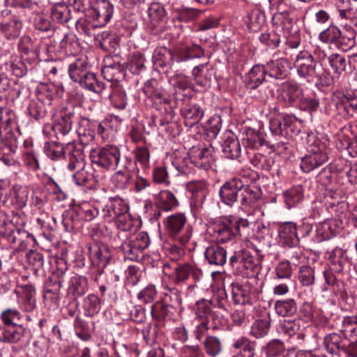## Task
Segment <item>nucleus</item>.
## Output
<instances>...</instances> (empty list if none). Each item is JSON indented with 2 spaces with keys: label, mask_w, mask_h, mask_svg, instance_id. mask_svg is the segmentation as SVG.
Listing matches in <instances>:
<instances>
[{
  "label": "nucleus",
  "mask_w": 357,
  "mask_h": 357,
  "mask_svg": "<svg viewBox=\"0 0 357 357\" xmlns=\"http://www.w3.org/2000/svg\"><path fill=\"white\" fill-rule=\"evenodd\" d=\"M255 342L245 337H241L233 343V347L240 350L243 357H254L255 354Z\"/></svg>",
  "instance_id": "nucleus-50"
},
{
  "label": "nucleus",
  "mask_w": 357,
  "mask_h": 357,
  "mask_svg": "<svg viewBox=\"0 0 357 357\" xmlns=\"http://www.w3.org/2000/svg\"><path fill=\"white\" fill-rule=\"evenodd\" d=\"M270 328V321L267 319L255 320L250 327V335L255 338H261L266 335Z\"/></svg>",
  "instance_id": "nucleus-57"
},
{
  "label": "nucleus",
  "mask_w": 357,
  "mask_h": 357,
  "mask_svg": "<svg viewBox=\"0 0 357 357\" xmlns=\"http://www.w3.org/2000/svg\"><path fill=\"white\" fill-rule=\"evenodd\" d=\"M323 344L328 353L340 355L348 344L347 337H342L337 333H329L325 336Z\"/></svg>",
  "instance_id": "nucleus-29"
},
{
  "label": "nucleus",
  "mask_w": 357,
  "mask_h": 357,
  "mask_svg": "<svg viewBox=\"0 0 357 357\" xmlns=\"http://www.w3.org/2000/svg\"><path fill=\"white\" fill-rule=\"evenodd\" d=\"M83 307L84 314L87 317H93L100 310V300L93 294L88 295L84 299Z\"/></svg>",
  "instance_id": "nucleus-53"
},
{
  "label": "nucleus",
  "mask_w": 357,
  "mask_h": 357,
  "mask_svg": "<svg viewBox=\"0 0 357 357\" xmlns=\"http://www.w3.org/2000/svg\"><path fill=\"white\" fill-rule=\"evenodd\" d=\"M249 222L246 219L222 218L217 220L208 227V233L218 242L227 243L236 239L238 236L246 234Z\"/></svg>",
  "instance_id": "nucleus-3"
},
{
  "label": "nucleus",
  "mask_w": 357,
  "mask_h": 357,
  "mask_svg": "<svg viewBox=\"0 0 357 357\" xmlns=\"http://www.w3.org/2000/svg\"><path fill=\"white\" fill-rule=\"evenodd\" d=\"M243 20L250 31L256 32L264 23L265 15L259 8H253L247 13Z\"/></svg>",
  "instance_id": "nucleus-41"
},
{
  "label": "nucleus",
  "mask_w": 357,
  "mask_h": 357,
  "mask_svg": "<svg viewBox=\"0 0 357 357\" xmlns=\"http://www.w3.org/2000/svg\"><path fill=\"white\" fill-rule=\"evenodd\" d=\"M96 123L89 119L81 117L77 122L76 132L82 144H88L95 136Z\"/></svg>",
  "instance_id": "nucleus-33"
},
{
  "label": "nucleus",
  "mask_w": 357,
  "mask_h": 357,
  "mask_svg": "<svg viewBox=\"0 0 357 357\" xmlns=\"http://www.w3.org/2000/svg\"><path fill=\"white\" fill-rule=\"evenodd\" d=\"M267 75L276 79H284L288 75L290 63L286 58L271 59L264 65Z\"/></svg>",
  "instance_id": "nucleus-20"
},
{
  "label": "nucleus",
  "mask_w": 357,
  "mask_h": 357,
  "mask_svg": "<svg viewBox=\"0 0 357 357\" xmlns=\"http://www.w3.org/2000/svg\"><path fill=\"white\" fill-rule=\"evenodd\" d=\"M79 84L83 88L96 93H101L105 89L103 82L98 79L96 75L91 71L79 82Z\"/></svg>",
  "instance_id": "nucleus-48"
},
{
  "label": "nucleus",
  "mask_w": 357,
  "mask_h": 357,
  "mask_svg": "<svg viewBox=\"0 0 357 357\" xmlns=\"http://www.w3.org/2000/svg\"><path fill=\"white\" fill-rule=\"evenodd\" d=\"M356 32L354 29L350 26H346L341 30V36H340L336 47L342 51L350 50L356 45Z\"/></svg>",
  "instance_id": "nucleus-42"
},
{
  "label": "nucleus",
  "mask_w": 357,
  "mask_h": 357,
  "mask_svg": "<svg viewBox=\"0 0 357 357\" xmlns=\"http://www.w3.org/2000/svg\"><path fill=\"white\" fill-rule=\"evenodd\" d=\"M90 158L93 165L106 170H114L120 162L121 152L114 145H106L91 151Z\"/></svg>",
  "instance_id": "nucleus-9"
},
{
  "label": "nucleus",
  "mask_w": 357,
  "mask_h": 357,
  "mask_svg": "<svg viewBox=\"0 0 357 357\" xmlns=\"http://www.w3.org/2000/svg\"><path fill=\"white\" fill-rule=\"evenodd\" d=\"M157 206L165 211H169L178 206V201L169 190H162L154 195Z\"/></svg>",
  "instance_id": "nucleus-36"
},
{
  "label": "nucleus",
  "mask_w": 357,
  "mask_h": 357,
  "mask_svg": "<svg viewBox=\"0 0 357 357\" xmlns=\"http://www.w3.org/2000/svg\"><path fill=\"white\" fill-rule=\"evenodd\" d=\"M80 116L76 114L73 109H64L55 116L54 122L52 126V130L58 139L68 135L71 130L73 123L78 122Z\"/></svg>",
  "instance_id": "nucleus-11"
},
{
  "label": "nucleus",
  "mask_w": 357,
  "mask_h": 357,
  "mask_svg": "<svg viewBox=\"0 0 357 357\" xmlns=\"http://www.w3.org/2000/svg\"><path fill=\"white\" fill-rule=\"evenodd\" d=\"M7 241L17 245L20 250L26 249L28 245L34 243V236L24 229V228L13 229L10 234L6 237Z\"/></svg>",
  "instance_id": "nucleus-32"
},
{
  "label": "nucleus",
  "mask_w": 357,
  "mask_h": 357,
  "mask_svg": "<svg viewBox=\"0 0 357 357\" xmlns=\"http://www.w3.org/2000/svg\"><path fill=\"white\" fill-rule=\"evenodd\" d=\"M222 147L224 155L229 159H237L241 155L239 141L232 133L225 139Z\"/></svg>",
  "instance_id": "nucleus-40"
},
{
  "label": "nucleus",
  "mask_w": 357,
  "mask_h": 357,
  "mask_svg": "<svg viewBox=\"0 0 357 357\" xmlns=\"http://www.w3.org/2000/svg\"><path fill=\"white\" fill-rule=\"evenodd\" d=\"M303 88L295 82L287 81L282 84L280 96L288 105H293L303 96Z\"/></svg>",
  "instance_id": "nucleus-24"
},
{
  "label": "nucleus",
  "mask_w": 357,
  "mask_h": 357,
  "mask_svg": "<svg viewBox=\"0 0 357 357\" xmlns=\"http://www.w3.org/2000/svg\"><path fill=\"white\" fill-rule=\"evenodd\" d=\"M192 77L198 85L206 86L211 77V70L208 64L206 63L195 66L192 70Z\"/></svg>",
  "instance_id": "nucleus-51"
},
{
  "label": "nucleus",
  "mask_w": 357,
  "mask_h": 357,
  "mask_svg": "<svg viewBox=\"0 0 357 357\" xmlns=\"http://www.w3.org/2000/svg\"><path fill=\"white\" fill-rule=\"evenodd\" d=\"M229 265L235 275L255 278L261 271L260 261L246 249L235 250L229 257Z\"/></svg>",
  "instance_id": "nucleus-6"
},
{
  "label": "nucleus",
  "mask_w": 357,
  "mask_h": 357,
  "mask_svg": "<svg viewBox=\"0 0 357 357\" xmlns=\"http://www.w3.org/2000/svg\"><path fill=\"white\" fill-rule=\"evenodd\" d=\"M22 315L15 308H6L0 315L2 324H0V342L3 343L15 344L22 340L26 328L15 322L20 321Z\"/></svg>",
  "instance_id": "nucleus-4"
},
{
  "label": "nucleus",
  "mask_w": 357,
  "mask_h": 357,
  "mask_svg": "<svg viewBox=\"0 0 357 357\" xmlns=\"http://www.w3.org/2000/svg\"><path fill=\"white\" fill-rule=\"evenodd\" d=\"M271 9L279 11L273 15L272 22L276 27L282 26L285 22L290 23L291 19L284 15L282 13L287 12L292 6V0H268Z\"/></svg>",
  "instance_id": "nucleus-26"
},
{
  "label": "nucleus",
  "mask_w": 357,
  "mask_h": 357,
  "mask_svg": "<svg viewBox=\"0 0 357 357\" xmlns=\"http://www.w3.org/2000/svg\"><path fill=\"white\" fill-rule=\"evenodd\" d=\"M280 243L289 248H294L298 245V228L293 222H286L279 225L278 228Z\"/></svg>",
  "instance_id": "nucleus-17"
},
{
  "label": "nucleus",
  "mask_w": 357,
  "mask_h": 357,
  "mask_svg": "<svg viewBox=\"0 0 357 357\" xmlns=\"http://www.w3.org/2000/svg\"><path fill=\"white\" fill-rule=\"evenodd\" d=\"M29 197V189L27 186L15 185L9 192L10 204L17 209H22L27 204Z\"/></svg>",
  "instance_id": "nucleus-28"
},
{
  "label": "nucleus",
  "mask_w": 357,
  "mask_h": 357,
  "mask_svg": "<svg viewBox=\"0 0 357 357\" xmlns=\"http://www.w3.org/2000/svg\"><path fill=\"white\" fill-rule=\"evenodd\" d=\"M343 227L340 218L326 219L316 226V241L321 242L334 237Z\"/></svg>",
  "instance_id": "nucleus-15"
},
{
  "label": "nucleus",
  "mask_w": 357,
  "mask_h": 357,
  "mask_svg": "<svg viewBox=\"0 0 357 357\" xmlns=\"http://www.w3.org/2000/svg\"><path fill=\"white\" fill-rule=\"evenodd\" d=\"M38 43L37 41H33L29 36L24 35L20 38L18 47L24 54L31 52L33 54V59H41L40 58L41 50L38 48Z\"/></svg>",
  "instance_id": "nucleus-47"
},
{
  "label": "nucleus",
  "mask_w": 357,
  "mask_h": 357,
  "mask_svg": "<svg viewBox=\"0 0 357 357\" xmlns=\"http://www.w3.org/2000/svg\"><path fill=\"white\" fill-rule=\"evenodd\" d=\"M163 272L169 279L172 278L174 284H178L188 278L192 266L188 264H165L163 266Z\"/></svg>",
  "instance_id": "nucleus-18"
},
{
  "label": "nucleus",
  "mask_w": 357,
  "mask_h": 357,
  "mask_svg": "<svg viewBox=\"0 0 357 357\" xmlns=\"http://www.w3.org/2000/svg\"><path fill=\"white\" fill-rule=\"evenodd\" d=\"M150 26L153 34H158L162 31V24L166 16L165 10L158 3H153L148 9Z\"/></svg>",
  "instance_id": "nucleus-25"
},
{
  "label": "nucleus",
  "mask_w": 357,
  "mask_h": 357,
  "mask_svg": "<svg viewBox=\"0 0 357 357\" xmlns=\"http://www.w3.org/2000/svg\"><path fill=\"white\" fill-rule=\"evenodd\" d=\"M186 188L188 192L193 196L200 197L202 199L206 197L208 188V184L205 180H195L189 181Z\"/></svg>",
  "instance_id": "nucleus-59"
},
{
  "label": "nucleus",
  "mask_w": 357,
  "mask_h": 357,
  "mask_svg": "<svg viewBox=\"0 0 357 357\" xmlns=\"http://www.w3.org/2000/svg\"><path fill=\"white\" fill-rule=\"evenodd\" d=\"M298 279L302 286L313 285L315 280L314 270L310 266H301L298 273Z\"/></svg>",
  "instance_id": "nucleus-61"
},
{
  "label": "nucleus",
  "mask_w": 357,
  "mask_h": 357,
  "mask_svg": "<svg viewBox=\"0 0 357 357\" xmlns=\"http://www.w3.org/2000/svg\"><path fill=\"white\" fill-rule=\"evenodd\" d=\"M181 114L185 119L186 126L191 127L202 119L204 111L197 103L186 102L183 105Z\"/></svg>",
  "instance_id": "nucleus-31"
},
{
  "label": "nucleus",
  "mask_w": 357,
  "mask_h": 357,
  "mask_svg": "<svg viewBox=\"0 0 357 357\" xmlns=\"http://www.w3.org/2000/svg\"><path fill=\"white\" fill-rule=\"evenodd\" d=\"M46 155L53 160L64 158V148L58 142H45L43 146Z\"/></svg>",
  "instance_id": "nucleus-62"
},
{
  "label": "nucleus",
  "mask_w": 357,
  "mask_h": 357,
  "mask_svg": "<svg viewBox=\"0 0 357 357\" xmlns=\"http://www.w3.org/2000/svg\"><path fill=\"white\" fill-rule=\"evenodd\" d=\"M267 75L264 65L257 64L254 66L245 77V83L248 88L255 89L261 85L265 80Z\"/></svg>",
  "instance_id": "nucleus-35"
},
{
  "label": "nucleus",
  "mask_w": 357,
  "mask_h": 357,
  "mask_svg": "<svg viewBox=\"0 0 357 357\" xmlns=\"http://www.w3.org/2000/svg\"><path fill=\"white\" fill-rule=\"evenodd\" d=\"M163 324L156 322L149 324L142 330V333L146 342L149 344H154L160 340L164 335Z\"/></svg>",
  "instance_id": "nucleus-38"
},
{
  "label": "nucleus",
  "mask_w": 357,
  "mask_h": 357,
  "mask_svg": "<svg viewBox=\"0 0 357 357\" xmlns=\"http://www.w3.org/2000/svg\"><path fill=\"white\" fill-rule=\"evenodd\" d=\"M176 309L169 301L160 299L155 302L151 308L153 319L160 324H163L175 318Z\"/></svg>",
  "instance_id": "nucleus-14"
},
{
  "label": "nucleus",
  "mask_w": 357,
  "mask_h": 357,
  "mask_svg": "<svg viewBox=\"0 0 357 357\" xmlns=\"http://www.w3.org/2000/svg\"><path fill=\"white\" fill-rule=\"evenodd\" d=\"M232 298L234 303L245 305L251 303V294L249 287L236 284L232 287Z\"/></svg>",
  "instance_id": "nucleus-49"
},
{
  "label": "nucleus",
  "mask_w": 357,
  "mask_h": 357,
  "mask_svg": "<svg viewBox=\"0 0 357 357\" xmlns=\"http://www.w3.org/2000/svg\"><path fill=\"white\" fill-rule=\"evenodd\" d=\"M150 243L147 233L141 231L127 238L121 245L124 257L130 261H137L143 258L144 250Z\"/></svg>",
  "instance_id": "nucleus-10"
},
{
  "label": "nucleus",
  "mask_w": 357,
  "mask_h": 357,
  "mask_svg": "<svg viewBox=\"0 0 357 357\" xmlns=\"http://www.w3.org/2000/svg\"><path fill=\"white\" fill-rule=\"evenodd\" d=\"M174 60L173 52L164 47L157 48L153 55L155 67L165 73H167L172 68Z\"/></svg>",
  "instance_id": "nucleus-22"
},
{
  "label": "nucleus",
  "mask_w": 357,
  "mask_h": 357,
  "mask_svg": "<svg viewBox=\"0 0 357 357\" xmlns=\"http://www.w3.org/2000/svg\"><path fill=\"white\" fill-rule=\"evenodd\" d=\"M102 74L109 82H120L125 78L126 70L123 65L114 62L105 65L102 68Z\"/></svg>",
  "instance_id": "nucleus-37"
},
{
  "label": "nucleus",
  "mask_w": 357,
  "mask_h": 357,
  "mask_svg": "<svg viewBox=\"0 0 357 357\" xmlns=\"http://www.w3.org/2000/svg\"><path fill=\"white\" fill-rule=\"evenodd\" d=\"M68 294L71 296L74 300L78 297L82 296L88 291V280L82 275H75L70 278Z\"/></svg>",
  "instance_id": "nucleus-34"
},
{
  "label": "nucleus",
  "mask_w": 357,
  "mask_h": 357,
  "mask_svg": "<svg viewBox=\"0 0 357 357\" xmlns=\"http://www.w3.org/2000/svg\"><path fill=\"white\" fill-rule=\"evenodd\" d=\"M176 284H174V282L168 283L163 280L162 287L164 289L163 297L162 300L169 301V303H180V294L181 291L176 287Z\"/></svg>",
  "instance_id": "nucleus-55"
},
{
  "label": "nucleus",
  "mask_w": 357,
  "mask_h": 357,
  "mask_svg": "<svg viewBox=\"0 0 357 357\" xmlns=\"http://www.w3.org/2000/svg\"><path fill=\"white\" fill-rule=\"evenodd\" d=\"M90 71L89 64L85 59H77L68 67L70 79L78 82Z\"/></svg>",
  "instance_id": "nucleus-43"
},
{
  "label": "nucleus",
  "mask_w": 357,
  "mask_h": 357,
  "mask_svg": "<svg viewBox=\"0 0 357 357\" xmlns=\"http://www.w3.org/2000/svg\"><path fill=\"white\" fill-rule=\"evenodd\" d=\"M340 36H341V30L335 25H330L320 32L319 39L324 43L333 44L336 46Z\"/></svg>",
  "instance_id": "nucleus-54"
},
{
  "label": "nucleus",
  "mask_w": 357,
  "mask_h": 357,
  "mask_svg": "<svg viewBox=\"0 0 357 357\" xmlns=\"http://www.w3.org/2000/svg\"><path fill=\"white\" fill-rule=\"evenodd\" d=\"M347 251L336 247L329 255L330 268L335 273H341L347 261Z\"/></svg>",
  "instance_id": "nucleus-39"
},
{
  "label": "nucleus",
  "mask_w": 357,
  "mask_h": 357,
  "mask_svg": "<svg viewBox=\"0 0 357 357\" xmlns=\"http://www.w3.org/2000/svg\"><path fill=\"white\" fill-rule=\"evenodd\" d=\"M341 333L344 337L357 338V317L347 316L343 318Z\"/></svg>",
  "instance_id": "nucleus-52"
},
{
  "label": "nucleus",
  "mask_w": 357,
  "mask_h": 357,
  "mask_svg": "<svg viewBox=\"0 0 357 357\" xmlns=\"http://www.w3.org/2000/svg\"><path fill=\"white\" fill-rule=\"evenodd\" d=\"M284 202L289 208L301 203L304 198V187L303 185H294L284 192Z\"/></svg>",
  "instance_id": "nucleus-45"
},
{
  "label": "nucleus",
  "mask_w": 357,
  "mask_h": 357,
  "mask_svg": "<svg viewBox=\"0 0 357 357\" xmlns=\"http://www.w3.org/2000/svg\"><path fill=\"white\" fill-rule=\"evenodd\" d=\"M294 119L289 115L270 121V130L275 135H281L285 138L292 137L294 132Z\"/></svg>",
  "instance_id": "nucleus-19"
},
{
  "label": "nucleus",
  "mask_w": 357,
  "mask_h": 357,
  "mask_svg": "<svg viewBox=\"0 0 357 357\" xmlns=\"http://www.w3.org/2000/svg\"><path fill=\"white\" fill-rule=\"evenodd\" d=\"M89 253L93 263L99 267L101 275L112 257L108 248L103 245L93 244L89 247Z\"/></svg>",
  "instance_id": "nucleus-23"
},
{
  "label": "nucleus",
  "mask_w": 357,
  "mask_h": 357,
  "mask_svg": "<svg viewBox=\"0 0 357 357\" xmlns=\"http://www.w3.org/2000/svg\"><path fill=\"white\" fill-rule=\"evenodd\" d=\"M250 162L257 169L270 171L274 164L273 159L268 155H265L261 153H255L250 158Z\"/></svg>",
  "instance_id": "nucleus-60"
},
{
  "label": "nucleus",
  "mask_w": 357,
  "mask_h": 357,
  "mask_svg": "<svg viewBox=\"0 0 357 357\" xmlns=\"http://www.w3.org/2000/svg\"><path fill=\"white\" fill-rule=\"evenodd\" d=\"M84 144L80 143L68 142L64 148V158H74L75 160H83Z\"/></svg>",
  "instance_id": "nucleus-58"
},
{
  "label": "nucleus",
  "mask_w": 357,
  "mask_h": 357,
  "mask_svg": "<svg viewBox=\"0 0 357 357\" xmlns=\"http://www.w3.org/2000/svg\"><path fill=\"white\" fill-rule=\"evenodd\" d=\"M143 92L157 109H160L162 105H169L170 104V99L165 96L155 79L146 82L143 87Z\"/></svg>",
  "instance_id": "nucleus-16"
},
{
  "label": "nucleus",
  "mask_w": 357,
  "mask_h": 357,
  "mask_svg": "<svg viewBox=\"0 0 357 357\" xmlns=\"http://www.w3.org/2000/svg\"><path fill=\"white\" fill-rule=\"evenodd\" d=\"M276 314L280 317H291L297 312V303L294 298L276 301L274 304Z\"/></svg>",
  "instance_id": "nucleus-44"
},
{
  "label": "nucleus",
  "mask_w": 357,
  "mask_h": 357,
  "mask_svg": "<svg viewBox=\"0 0 357 357\" xmlns=\"http://www.w3.org/2000/svg\"><path fill=\"white\" fill-rule=\"evenodd\" d=\"M218 194L221 202L231 207L238 201L242 206H250L260 197V193L257 188L245 185L238 178H233L224 183L220 187Z\"/></svg>",
  "instance_id": "nucleus-2"
},
{
  "label": "nucleus",
  "mask_w": 357,
  "mask_h": 357,
  "mask_svg": "<svg viewBox=\"0 0 357 357\" xmlns=\"http://www.w3.org/2000/svg\"><path fill=\"white\" fill-rule=\"evenodd\" d=\"M110 99L113 106L119 109L126 108L128 102L126 91L120 86H116L110 95Z\"/></svg>",
  "instance_id": "nucleus-64"
},
{
  "label": "nucleus",
  "mask_w": 357,
  "mask_h": 357,
  "mask_svg": "<svg viewBox=\"0 0 357 357\" xmlns=\"http://www.w3.org/2000/svg\"><path fill=\"white\" fill-rule=\"evenodd\" d=\"M213 303L207 300L199 301L195 305V328L194 335L195 338L202 341L206 335L208 330H215L218 328V316L213 310Z\"/></svg>",
  "instance_id": "nucleus-5"
},
{
  "label": "nucleus",
  "mask_w": 357,
  "mask_h": 357,
  "mask_svg": "<svg viewBox=\"0 0 357 357\" xmlns=\"http://www.w3.org/2000/svg\"><path fill=\"white\" fill-rule=\"evenodd\" d=\"M112 15L113 6L108 1H97L93 8L92 15L98 22L97 26H105L111 20Z\"/></svg>",
  "instance_id": "nucleus-27"
},
{
  "label": "nucleus",
  "mask_w": 357,
  "mask_h": 357,
  "mask_svg": "<svg viewBox=\"0 0 357 357\" xmlns=\"http://www.w3.org/2000/svg\"><path fill=\"white\" fill-rule=\"evenodd\" d=\"M204 257L209 264L221 266L227 261V250L219 244H211L206 248Z\"/></svg>",
  "instance_id": "nucleus-30"
},
{
  "label": "nucleus",
  "mask_w": 357,
  "mask_h": 357,
  "mask_svg": "<svg viewBox=\"0 0 357 357\" xmlns=\"http://www.w3.org/2000/svg\"><path fill=\"white\" fill-rule=\"evenodd\" d=\"M190 162L197 167L208 170L215 162V149L209 146H193L189 151Z\"/></svg>",
  "instance_id": "nucleus-13"
},
{
  "label": "nucleus",
  "mask_w": 357,
  "mask_h": 357,
  "mask_svg": "<svg viewBox=\"0 0 357 357\" xmlns=\"http://www.w3.org/2000/svg\"><path fill=\"white\" fill-rule=\"evenodd\" d=\"M61 50L66 54H75L79 50L78 43L72 34H65L59 43Z\"/></svg>",
  "instance_id": "nucleus-63"
},
{
  "label": "nucleus",
  "mask_w": 357,
  "mask_h": 357,
  "mask_svg": "<svg viewBox=\"0 0 357 357\" xmlns=\"http://www.w3.org/2000/svg\"><path fill=\"white\" fill-rule=\"evenodd\" d=\"M328 153L327 140L325 142L319 139L314 140L309 145L307 154L301 158L300 166L303 172L309 173L326 163L328 160Z\"/></svg>",
  "instance_id": "nucleus-7"
},
{
  "label": "nucleus",
  "mask_w": 357,
  "mask_h": 357,
  "mask_svg": "<svg viewBox=\"0 0 357 357\" xmlns=\"http://www.w3.org/2000/svg\"><path fill=\"white\" fill-rule=\"evenodd\" d=\"M167 233L182 245H186L191 239L193 229L187 223V218L182 213L169 215L163 222Z\"/></svg>",
  "instance_id": "nucleus-8"
},
{
  "label": "nucleus",
  "mask_w": 357,
  "mask_h": 357,
  "mask_svg": "<svg viewBox=\"0 0 357 357\" xmlns=\"http://www.w3.org/2000/svg\"><path fill=\"white\" fill-rule=\"evenodd\" d=\"M294 66L299 77L307 82H314L317 86H331L335 82L331 73L315 60L308 51L303 50L297 54L294 61Z\"/></svg>",
  "instance_id": "nucleus-1"
},
{
  "label": "nucleus",
  "mask_w": 357,
  "mask_h": 357,
  "mask_svg": "<svg viewBox=\"0 0 357 357\" xmlns=\"http://www.w3.org/2000/svg\"><path fill=\"white\" fill-rule=\"evenodd\" d=\"M22 21L19 15L10 10H3L0 15V31L8 40L17 38L22 28Z\"/></svg>",
  "instance_id": "nucleus-12"
},
{
  "label": "nucleus",
  "mask_w": 357,
  "mask_h": 357,
  "mask_svg": "<svg viewBox=\"0 0 357 357\" xmlns=\"http://www.w3.org/2000/svg\"><path fill=\"white\" fill-rule=\"evenodd\" d=\"M280 331L282 334L289 337L296 335L298 339H303L304 334L301 329V320H284L280 326Z\"/></svg>",
  "instance_id": "nucleus-46"
},
{
  "label": "nucleus",
  "mask_w": 357,
  "mask_h": 357,
  "mask_svg": "<svg viewBox=\"0 0 357 357\" xmlns=\"http://www.w3.org/2000/svg\"><path fill=\"white\" fill-rule=\"evenodd\" d=\"M131 179V174L128 172H123V169L116 172L111 178L114 187L117 190L126 189L130 184Z\"/></svg>",
  "instance_id": "nucleus-56"
},
{
  "label": "nucleus",
  "mask_w": 357,
  "mask_h": 357,
  "mask_svg": "<svg viewBox=\"0 0 357 357\" xmlns=\"http://www.w3.org/2000/svg\"><path fill=\"white\" fill-rule=\"evenodd\" d=\"M129 207L126 202L119 196L110 197L105 206L103 211L105 218L108 220H114L126 212H128Z\"/></svg>",
  "instance_id": "nucleus-21"
}]
</instances>
